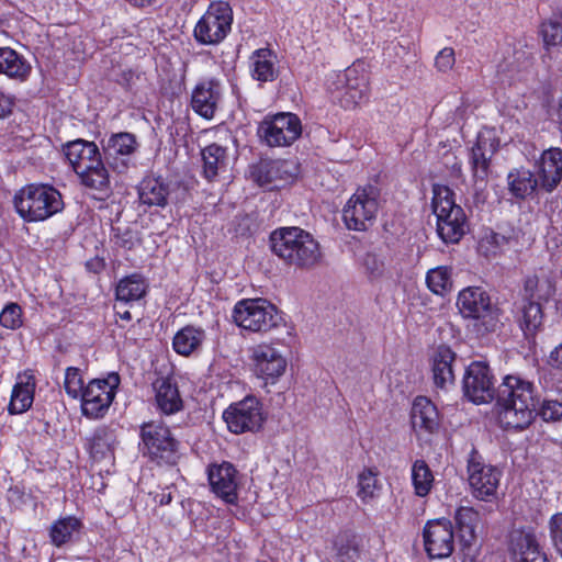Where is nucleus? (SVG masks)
Masks as SVG:
<instances>
[{"instance_id": "obj_33", "label": "nucleus", "mask_w": 562, "mask_h": 562, "mask_svg": "<svg viewBox=\"0 0 562 562\" xmlns=\"http://www.w3.org/2000/svg\"><path fill=\"white\" fill-rule=\"evenodd\" d=\"M157 407L166 415H171L182 408L179 390L169 379H158L154 383Z\"/></svg>"}, {"instance_id": "obj_26", "label": "nucleus", "mask_w": 562, "mask_h": 562, "mask_svg": "<svg viewBox=\"0 0 562 562\" xmlns=\"http://www.w3.org/2000/svg\"><path fill=\"white\" fill-rule=\"evenodd\" d=\"M457 305L467 316L493 315L496 313L491 296L481 286H468L459 292Z\"/></svg>"}, {"instance_id": "obj_28", "label": "nucleus", "mask_w": 562, "mask_h": 562, "mask_svg": "<svg viewBox=\"0 0 562 562\" xmlns=\"http://www.w3.org/2000/svg\"><path fill=\"white\" fill-rule=\"evenodd\" d=\"M171 190L170 184L161 178H144L138 186V198L147 206L165 207L168 204Z\"/></svg>"}, {"instance_id": "obj_42", "label": "nucleus", "mask_w": 562, "mask_h": 562, "mask_svg": "<svg viewBox=\"0 0 562 562\" xmlns=\"http://www.w3.org/2000/svg\"><path fill=\"white\" fill-rule=\"evenodd\" d=\"M35 384L26 381L25 383H18L13 391L9 404V412L11 414H21L26 412L34 400Z\"/></svg>"}, {"instance_id": "obj_45", "label": "nucleus", "mask_w": 562, "mask_h": 562, "mask_svg": "<svg viewBox=\"0 0 562 562\" xmlns=\"http://www.w3.org/2000/svg\"><path fill=\"white\" fill-rule=\"evenodd\" d=\"M378 473L373 472L372 469L363 470L358 476V496L367 502L370 498H373L375 495V491L378 490Z\"/></svg>"}, {"instance_id": "obj_58", "label": "nucleus", "mask_w": 562, "mask_h": 562, "mask_svg": "<svg viewBox=\"0 0 562 562\" xmlns=\"http://www.w3.org/2000/svg\"><path fill=\"white\" fill-rule=\"evenodd\" d=\"M22 308L16 303H8L2 311L0 312V316H21Z\"/></svg>"}, {"instance_id": "obj_12", "label": "nucleus", "mask_w": 562, "mask_h": 562, "mask_svg": "<svg viewBox=\"0 0 562 562\" xmlns=\"http://www.w3.org/2000/svg\"><path fill=\"white\" fill-rule=\"evenodd\" d=\"M223 418L229 431L236 435L258 431L265 422L262 405L255 396H246L229 405L224 411Z\"/></svg>"}, {"instance_id": "obj_4", "label": "nucleus", "mask_w": 562, "mask_h": 562, "mask_svg": "<svg viewBox=\"0 0 562 562\" xmlns=\"http://www.w3.org/2000/svg\"><path fill=\"white\" fill-rule=\"evenodd\" d=\"M19 215L27 222L45 221L64 209L60 192L49 184H29L14 196Z\"/></svg>"}, {"instance_id": "obj_7", "label": "nucleus", "mask_w": 562, "mask_h": 562, "mask_svg": "<svg viewBox=\"0 0 562 562\" xmlns=\"http://www.w3.org/2000/svg\"><path fill=\"white\" fill-rule=\"evenodd\" d=\"M380 190L369 184L359 188L347 201L342 210V220L350 231L364 232L375 221L379 210Z\"/></svg>"}, {"instance_id": "obj_29", "label": "nucleus", "mask_w": 562, "mask_h": 562, "mask_svg": "<svg viewBox=\"0 0 562 562\" xmlns=\"http://www.w3.org/2000/svg\"><path fill=\"white\" fill-rule=\"evenodd\" d=\"M32 70L31 64L13 48L0 47V74L10 79L25 81Z\"/></svg>"}, {"instance_id": "obj_22", "label": "nucleus", "mask_w": 562, "mask_h": 562, "mask_svg": "<svg viewBox=\"0 0 562 562\" xmlns=\"http://www.w3.org/2000/svg\"><path fill=\"white\" fill-rule=\"evenodd\" d=\"M509 551L514 562H549L533 530H514Z\"/></svg>"}, {"instance_id": "obj_38", "label": "nucleus", "mask_w": 562, "mask_h": 562, "mask_svg": "<svg viewBox=\"0 0 562 562\" xmlns=\"http://www.w3.org/2000/svg\"><path fill=\"white\" fill-rule=\"evenodd\" d=\"M279 313L274 304L262 297L240 300L233 310V316H274Z\"/></svg>"}, {"instance_id": "obj_11", "label": "nucleus", "mask_w": 562, "mask_h": 562, "mask_svg": "<svg viewBox=\"0 0 562 562\" xmlns=\"http://www.w3.org/2000/svg\"><path fill=\"white\" fill-rule=\"evenodd\" d=\"M119 383L117 373H112L104 380L90 381L80 396L82 415L88 418L103 417L114 400Z\"/></svg>"}, {"instance_id": "obj_9", "label": "nucleus", "mask_w": 562, "mask_h": 562, "mask_svg": "<svg viewBox=\"0 0 562 562\" xmlns=\"http://www.w3.org/2000/svg\"><path fill=\"white\" fill-rule=\"evenodd\" d=\"M467 468L468 481L473 497L483 502L497 499L502 472L496 467L485 463L475 449H472L469 454Z\"/></svg>"}, {"instance_id": "obj_1", "label": "nucleus", "mask_w": 562, "mask_h": 562, "mask_svg": "<svg viewBox=\"0 0 562 562\" xmlns=\"http://www.w3.org/2000/svg\"><path fill=\"white\" fill-rule=\"evenodd\" d=\"M535 386L518 376L506 375L495 391L498 419L505 429L522 430L533 420L537 409Z\"/></svg>"}, {"instance_id": "obj_2", "label": "nucleus", "mask_w": 562, "mask_h": 562, "mask_svg": "<svg viewBox=\"0 0 562 562\" xmlns=\"http://www.w3.org/2000/svg\"><path fill=\"white\" fill-rule=\"evenodd\" d=\"M64 153L85 188L95 192L100 200L111 194L110 175L95 143L78 138L68 142Z\"/></svg>"}, {"instance_id": "obj_60", "label": "nucleus", "mask_w": 562, "mask_h": 562, "mask_svg": "<svg viewBox=\"0 0 562 562\" xmlns=\"http://www.w3.org/2000/svg\"><path fill=\"white\" fill-rule=\"evenodd\" d=\"M128 3H131L134 7H145L153 3L154 0H126Z\"/></svg>"}, {"instance_id": "obj_3", "label": "nucleus", "mask_w": 562, "mask_h": 562, "mask_svg": "<svg viewBox=\"0 0 562 562\" xmlns=\"http://www.w3.org/2000/svg\"><path fill=\"white\" fill-rule=\"evenodd\" d=\"M270 248L289 265L311 268L321 259L318 243L300 227H282L270 235Z\"/></svg>"}, {"instance_id": "obj_23", "label": "nucleus", "mask_w": 562, "mask_h": 562, "mask_svg": "<svg viewBox=\"0 0 562 562\" xmlns=\"http://www.w3.org/2000/svg\"><path fill=\"white\" fill-rule=\"evenodd\" d=\"M254 370L258 378L274 382L286 369V360L270 345H259L252 350Z\"/></svg>"}, {"instance_id": "obj_47", "label": "nucleus", "mask_w": 562, "mask_h": 562, "mask_svg": "<svg viewBox=\"0 0 562 562\" xmlns=\"http://www.w3.org/2000/svg\"><path fill=\"white\" fill-rule=\"evenodd\" d=\"M272 319L273 318H234V322L241 330L266 333L277 326V323L271 322Z\"/></svg>"}, {"instance_id": "obj_13", "label": "nucleus", "mask_w": 562, "mask_h": 562, "mask_svg": "<svg viewBox=\"0 0 562 562\" xmlns=\"http://www.w3.org/2000/svg\"><path fill=\"white\" fill-rule=\"evenodd\" d=\"M334 80L328 85L335 98L339 100L341 106L346 109L355 108L367 99L368 80L364 75H359L353 67L335 74Z\"/></svg>"}, {"instance_id": "obj_24", "label": "nucleus", "mask_w": 562, "mask_h": 562, "mask_svg": "<svg viewBox=\"0 0 562 562\" xmlns=\"http://www.w3.org/2000/svg\"><path fill=\"white\" fill-rule=\"evenodd\" d=\"M538 179L542 191L551 193L555 190L562 181V149L551 147L542 153Z\"/></svg>"}, {"instance_id": "obj_19", "label": "nucleus", "mask_w": 562, "mask_h": 562, "mask_svg": "<svg viewBox=\"0 0 562 562\" xmlns=\"http://www.w3.org/2000/svg\"><path fill=\"white\" fill-rule=\"evenodd\" d=\"M297 175V166L286 159H260L250 167V177L259 186L276 183L277 181H289Z\"/></svg>"}, {"instance_id": "obj_49", "label": "nucleus", "mask_w": 562, "mask_h": 562, "mask_svg": "<svg viewBox=\"0 0 562 562\" xmlns=\"http://www.w3.org/2000/svg\"><path fill=\"white\" fill-rule=\"evenodd\" d=\"M540 416L546 422H557L562 418V402L555 400H544L539 411Z\"/></svg>"}, {"instance_id": "obj_61", "label": "nucleus", "mask_w": 562, "mask_h": 562, "mask_svg": "<svg viewBox=\"0 0 562 562\" xmlns=\"http://www.w3.org/2000/svg\"><path fill=\"white\" fill-rule=\"evenodd\" d=\"M171 499H172V497H171V494H170V493H168V494H165V493H164V494H161V497H160V499H159V503H160L161 505H167V504H169V503L171 502Z\"/></svg>"}, {"instance_id": "obj_16", "label": "nucleus", "mask_w": 562, "mask_h": 562, "mask_svg": "<svg viewBox=\"0 0 562 562\" xmlns=\"http://www.w3.org/2000/svg\"><path fill=\"white\" fill-rule=\"evenodd\" d=\"M424 546L431 559L448 558L454 550V532L446 518L428 521L423 531Z\"/></svg>"}, {"instance_id": "obj_39", "label": "nucleus", "mask_w": 562, "mask_h": 562, "mask_svg": "<svg viewBox=\"0 0 562 562\" xmlns=\"http://www.w3.org/2000/svg\"><path fill=\"white\" fill-rule=\"evenodd\" d=\"M203 338L202 329L186 326L175 335L173 349L179 355L189 356L201 345Z\"/></svg>"}, {"instance_id": "obj_43", "label": "nucleus", "mask_w": 562, "mask_h": 562, "mask_svg": "<svg viewBox=\"0 0 562 562\" xmlns=\"http://www.w3.org/2000/svg\"><path fill=\"white\" fill-rule=\"evenodd\" d=\"M412 481L417 496L424 497L429 494L434 475L424 460H416L412 467Z\"/></svg>"}, {"instance_id": "obj_27", "label": "nucleus", "mask_w": 562, "mask_h": 562, "mask_svg": "<svg viewBox=\"0 0 562 562\" xmlns=\"http://www.w3.org/2000/svg\"><path fill=\"white\" fill-rule=\"evenodd\" d=\"M496 148L491 139L479 136L471 149L470 165L475 184L485 183L490 172L491 159Z\"/></svg>"}, {"instance_id": "obj_63", "label": "nucleus", "mask_w": 562, "mask_h": 562, "mask_svg": "<svg viewBox=\"0 0 562 562\" xmlns=\"http://www.w3.org/2000/svg\"><path fill=\"white\" fill-rule=\"evenodd\" d=\"M3 334L0 331V338H2Z\"/></svg>"}, {"instance_id": "obj_17", "label": "nucleus", "mask_w": 562, "mask_h": 562, "mask_svg": "<svg viewBox=\"0 0 562 562\" xmlns=\"http://www.w3.org/2000/svg\"><path fill=\"white\" fill-rule=\"evenodd\" d=\"M554 292V283L548 276H527L519 306L522 316H541L543 313L541 301L549 300Z\"/></svg>"}, {"instance_id": "obj_15", "label": "nucleus", "mask_w": 562, "mask_h": 562, "mask_svg": "<svg viewBox=\"0 0 562 562\" xmlns=\"http://www.w3.org/2000/svg\"><path fill=\"white\" fill-rule=\"evenodd\" d=\"M454 520L462 562H476L480 554V543L475 531L480 521L479 513L472 507L461 506L456 510Z\"/></svg>"}, {"instance_id": "obj_44", "label": "nucleus", "mask_w": 562, "mask_h": 562, "mask_svg": "<svg viewBox=\"0 0 562 562\" xmlns=\"http://www.w3.org/2000/svg\"><path fill=\"white\" fill-rule=\"evenodd\" d=\"M540 33L547 48L562 44V15L549 19L541 24Z\"/></svg>"}, {"instance_id": "obj_18", "label": "nucleus", "mask_w": 562, "mask_h": 562, "mask_svg": "<svg viewBox=\"0 0 562 562\" xmlns=\"http://www.w3.org/2000/svg\"><path fill=\"white\" fill-rule=\"evenodd\" d=\"M138 143L132 133L120 132L112 134L103 143L102 149L106 164L116 172L123 173L128 169L131 158L137 150Z\"/></svg>"}, {"instance_id": "obj_5", "label": "nucleus", "mask_w": 562, "mask_h": 562, "mask_svg": "<svg viewBox=\"0 0 562 562\" xmlns=\"http://www.w3.org/2000/svg\"><path fill=\"white\" fill-rule=\"evenodd\" d=\"M432 212L437 217V233L446 244L458 243L468 228L463 209L456 204L453 192L442 184L432 187Z\"/></svg>"}, {"instance_id": "obj_46", "label": "nucleus", "mask_w": 562, "mask_h": 562, "mask_svg": "<svg viewBox=\"0 0 562 562\" xmlns=\"http://www.w3.org/2000/svg\"><path fill=\"white\" fill-rule=\"evenodd\" d=\"M64 387L70 397L79 398L81 396L85 387L80 370L78 368L69 367L66 369Z\"/></svg>"}, {"instance_id": "obj_25", "label": "nucleus", "mask_w": 562, "mask_h": 562, "mask_svg": "<svg viewBox=\"0 0 562 562\" xmlns=\"http://www.w3.org/2000/svg\"><path fill=\"white\" fill-rule=\"evenodd\" d=\"M457 360L456 352L446 345H439L430 356V364L434 383L437 387L447 389L454 384L453 364Z\"/></svg>"}, {"instance_id": "obj_32", "label": "nucleus", "mask_w": 562, "mask_h": 562, "mask_svg": "<svg viewBox=\"0 0 562 562\" xmlns=\"http://www.w3.org/2000/svg\"><path fill=\"white\" fill-rule=\"evenodd\" d=\"M540 188L538 177L526 168H516L507 175L508 192L517 200H526Z\"/></svg>"}, {"instance_id": "obj_37", "label": "nucleus", "mask_w": 562, "mask_h": 562, "mask_svg": "<svg viewBox=\"0 0 562 562\" xmlns=\"http://www.w3.org/2000/svg\"><path fill=\"white\" fill-rule=\"evenodd\" d=\"M81 521L74 516H67L56 520L49 527L50 542L60 548L64 544L72 541L75 535L80 531Z\"/></svg>"}, {"instance_id": "obj_50", "label": "nucleus", "mask_w": 562, "mask_h": 562, "mask_svg": "<svg viewBox=\"0 0 562 562\" xmlns=\"http://www.w3.org/2000/svg\"><path fill=\"white\" fill-rule=\"evenodd\" d=\"M549 530L552 544L562 558V513L550 518Z\"/></svg>"}, {"instance_id": "obj_14", "label": "nucleus", "mask_w": 562, "mask_h": 562, "mask_svg": "<svg viewBox=\"0 0 562 562\" xmlns=\"http://www.w3.org/2000/svg\"><path fill=\"white\" fill-rule=\"evenodd\" d=\"M490 367L481 361L472 362L463 376L464 395L475 404L488 403L494 400L495 389Z\"/></svg>"}, {"instance_id": "obj_30", "label": "nucleus", "mask_w": 562, "mask_h": 562, "mask_svg": "<svg viewBox=\"0 0 562 562\" xmlns=\"http://www.w3.org/2000/svg\"><path fill=\"white\" fill-rule=\"evenodd\" d=\"M277 55L270 48H259L250 56L251 76L259 82H271L278 77Z\"/></svg>"}, {"instance_id": "obj_6", "label": "nucleus", "mask_w": 562, "mask_h": 562, "mask_svg": "<svg viewBox=\"0 0 562 562\" xmlns=\"http://www.w3.org/2000/svg\"><path fill=\"white\" fill-rule=\"evenodd\" d=\"M139 450L144 457L158 465H176L180 459L179 441L170 429L157 422L140 426Z\"/></svg>"}, {"instance_id": "obj_8", "label": "nucleus", "mask_w": 562, "mask_h": 562, "mask_svg": "<svg viewBox=\"0 0 562 562\" xmlns=\"http://www.w3.org/2000/svg\"><path fill=\"white\" fill-rule=\"evenodd\" d=\"M233 10L228 2H212L194 27L195 40L203 45H216L231 32Z\"/></svg>"}, {"instance_id": "obj_10", "label": "nucleus", "mask_w": 562, "mask_h": 562, "mask_svg": "<svg viewBox=\"0 0 562 562\" xmlns=\"http://www.w3.org/2000/svg\"><path fill=\"white\" fill-rule=\"evenodd\" d=\"M257 133L270 147L290 146L301 136L302 124L296 114L282 112L266 117L259 124Z\"/></svg>"}, {"instance_id": "obj_34", "label": "nucleus", "mask_w": 562, "mask_h": 562, "mask_svg": "<svg viewBox=\"0 0 562 562\" xmlns=\"http://www.w3.org/2000/svg\"><path fill=\"white\" fill-rule=\"evenodd\" d=\"M203 160V175L209 181H213L228 164L227 148L218 144H210L201 151Z\"/></svg>"}, {"instance_id": "obj_31", "label": "nucleus", "mask_w": 562, "mask_h": 562, "mask_svg": "<svg viewBox=\"0 0 562 562\" xmlns=\"http://www.w3.org/2000/svg\"><path fill=\"white\" fill-rule=\"evenodd\" d=\"M411 419L416 430L434 432L439 426V415L436 406L424 396L415 398L412 406Z\"/></svg>"}, {"instance_id": "obj_55", "label": "nucleus", "mask_w": 562, "mask_h": 562, "mask_svg": "<svg viewBox=\"0 0 562 562\" xmlns=\"http://www.w3.org/2000/svg\"><path fill=\"white\" fill-rule=\"evenodd\" d=\"M548 363L555 369H562V342L549 355Z\"/></svg>"}, {"instance_id": "obj_51", "label": "nucleus", "mask_w": 562, "mask_h": 562, "mask_svg": "<svg viewBox=\"0 0 562 562\" xmlns=\"http://www.w3.org/2000/svg\"><path fill=\"white\" fill-rule=\"evenodd\" d=\"M456 63L454 50L451 47L442 48L435 58V66L441 72L452 69Z\"/></svg>"}, {"instance_id": "obj_54", "label": "nucleus", "mask_w": 562, "mask_h": 562, "mask_svg": "<svg viewBox=\"0 0 562 562\" xmlns=\"http://www.w3.org/2000/svg\"><path fill=\"white\" fill-rule=\"evenodd\" d=\"M86 268L89 272L100 273L105 268L104 257L97 254L93 258L86 261Z\"/></svg>"}, {"instance_id": "obj_21", "label": "nucleus", "mask_w": 562, "mask_h": 562, "mask_svg": "<svg viewBox=\"0 0 562 562\" xmlns=\"http://www.w3.org/2000/svg\"><path fill=\"white\" fill-rule=\"evenodd\" d=\"M221 99V82L215 78L204 79L192 91L191 106L196 114L211 120L215 115Z\"/></svg>"}, {"instance_id": "obj_56", "label": "nucleus", "mask_w": 562, "mask_h": 562, "mask_svg": "<svg viewBox=\"0 0 562 562\" xmlns=\"http://www.w3.org/2000/svg\"><path fill=\"white\" fill-rule=\"evenodd\" d=\"M13 101L11 97L0 92V119L8 116L12 112Z\"/></svg>"}, {"instance_id": "obj_52", "label": "nucleus", "mask_w": 562, "mask_h": 562, "mask_svg": "<svg viewBox=\"0 0 562 562\" xmlns=\"http://www.w3.org/2000/svg\"><path fill=\"white\" fill-rule=\"evenodd\" d=\"M518 325L527 339L535 337L541 326L540 318H518Z\"/></svg>"}, {"instance_id": "obj_40", "label": "nucleus", "mask_w": 562, "mask_h": 562, "mask_svg": "<svg viewBox=\"0 0 562 562\" xmlns=\"http://www.w3.org/2000/svg\"><path fill=\"white\" fill-rule=\"evenodd\" d=\"M334 546L338 562H356L360 558V540L351 531L340 532Z\"/></svg>"}, {"instance_id": "obj_59", "label": "nucleus", "mask_w": 562, "mask_h": 562, "mask_svg": "<svg viewBox=\"0 0 562 562\" xmlns=\"http://www.w3.org/2000/svg\"><path fill=\"white\" fill-rule=\"evenodd\" d=\"M23 325V318H0V327L16 329Z\"/></svg>"}, {"instance_id": "obj_41", "label": "nucleus", "mask_w": 562, "mask_h": 562, "mask_svg": "<svg viewBox=\"0 0 562 562\" xmlns=\"http://www.w3.org/2000/svg\"><path fill=\"white\" fill-rule=\"evenodd\" d=\"M429 290L438 295H445L452 290V270L447 266L430 269L426 276Z\"/></svg>"}, {"instance_id": "obj_35", "label": "nucleus", "mask_w": 562, "mask_h": 562, "mask_svg": "<svg viewBox=\"0 0 562 562\" xmlns=\"http://www.w3.org/2000/svg\"><path fill=\"white\" fill-rule=\"evenodd\" d=\"M88 450L94 460H101L111 456L115 443V435L106 426L98 427L88 439Z\"/></svg>"}, {"instance_id": "obj_53", "label": "nucleus", "mask_w": 562, "mask_h": 562, "mask_svg": "<svg viewBox=\"0 0 562 562\" xmlns=\"http://www.w3.org/2000/svg\"><path fill=\"white\" fill-rule=\"evenodd\" d=\"M474 321L473 327L476 329L477 334L483 335L486 331L494 330L496 326V318H472Z\"/></svg>"}, {"instance_id": "obj_20", "label": "nucleus", "mask_w": 562, "mask_h": 562, "mask_svg": "<svg viewBox=\"0 0 562 562\" xmlns=\"http://www.w3.org/2000/svg\"><path fill=\"white\" fill-rule=\"evenodd\" d=\"M237 470L229 462L211 464L207 469V479L212 491L227 504H235L237 501Z\"/></svg>"}, {"instance_id": "obj_62", "label": "nucleus", "mask_w": 562, "mask_h": 562, "mask_svg": "<svg viewBox=\"0 0 562 562\" xmlns=\"http://www.w3.org/2000/svg\"><path fill=\"white\" fill-rule=\"evenodd\" d=\"M120 316H124V317H127V316H131V313L128 311H125L123 314H121Z\"/></svg>"}, {"instance_id": "obj_48", "label": "nucleus", "mask_w": 562, "mask_h": 562, "mask_svg": "<svg viewBox=\"0 0 562 562\" xmlns=\"http://www.w3.org/2000/svg\"><path fill=\"white\" fill-rule=\"evenodd\" d=\"M363 268L366 274L371 280L381 279L385 272V263L383 258L373 252L366 254L363 258Z\"/></svg>"}, {"instance_id": "obj_36", "label": "nucleus", "mask_w": 562, "mask_h": 562, "mask_svg": "<svg viewBox=\"0 0 562 562\" xmlns=\"http://www.w3.org/2000/svg\"><path fill=\"white\" fill-rule=\"evenodd\" d=\"M146 280L137 273L121 279L115 289V295L119 301L133 302L145 296L147 292Z\"/></svg>"}, {"instance_id": "obj_57", "label": "nucleus", "mask_w": 562, "mask_h": 562, "mask_svg": "<svg viewBox=\"0 0 562 562\" xmlns=\"http://www.w3.org/2000/svg\"><path fill=\"white\" fill-rule=\"evenodd\" d=\"M135 78H138L131 69L122 71L117 82L126 89H132Z\"/></svg>"}]
</instances>
